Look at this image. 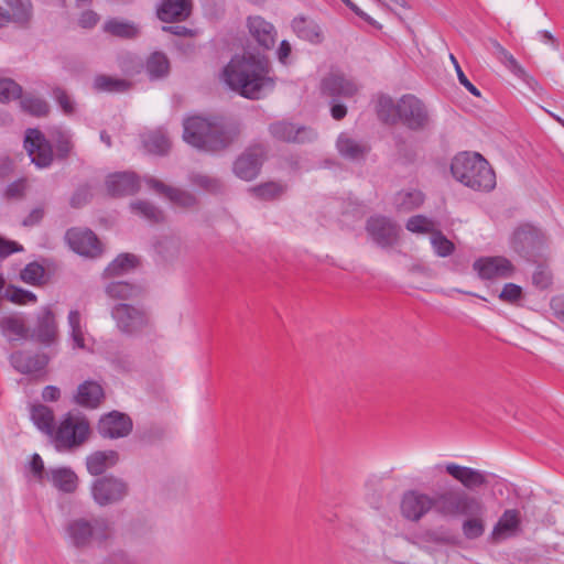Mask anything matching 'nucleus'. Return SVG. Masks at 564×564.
<instances>
[{
    "instance_id": "nucleus-3",
    "label": "nucleus",
    "mask_w": 564,
    "mask_h": 564,
    "mask_svg": "<svg viewBox=\"0 0 564 564\" xmlns=\"http://www.w3.org/2000/svg\"><path fill=\"white\" fill-rule=\"evenodd\" d=\"M452 175L474 191L490 192L496 187V174L489 162L479 153L460 152L451 163Z\"/></svg>"
},
{
    "instance_id": "nucleus-64",
    "label": "nucleus",
    "mask_w": 564,
    "mask_h": 564,
    "mask_svg": "<svg viewBox=\"0 0 564 564\" xmlns=\"http://www.w3.org/2000/svg\"><path fill=\"white\" fill-rule=\"evenodd\" d=\"M44 216L43 208H34L22 221L23 226L31 227L37 225Z\"/></svg>"
},
{
    "instance_id": "nucleus-57",
    "label": "nucleus",
    "mask_w": 564,
    "mask_h": 564,
    "mask_svg": "<svg viewBox=\"0 0 564 564\" xmlns=\"http://www.w3.org/2000/svg\"><path fill=\"white\" fill-rule=\"evenodd\" d=\"M91 198L90 188L87 185L79 186L70 197V206L80 208L89 203Z\"/></svg>"
},
{
    "instance_id": "nucleus-48",
    "label": "nucleus",
    "mask_w": 564,
    "mask_h": 564,
    "mask_svg": "<svg viewBox=\"0 0 564 564\" xmlns=\"http://www.w3.org/2000/svg\"><path fill=\"white\" fill-rule=\"evenodd\" d=\"M68 325L70 327V337L74 347L84 349L85 348V336L82 328V317L78 311H70L68 314Z\"/></svg>"
},
{
    "instance_id": "nucleus-49",
    "label": "nucleus",
    "mask_w": 564,
    "mask_h": 564,
    "mask_svg": "<svg viewBox=\"0 0 564 564\" xmlns=\"http://www.w3.org/2000/svg\"><path fill=\"white\" fill-rule=\"evenodd\" d=\"M431 245L435 253L441 258L451 256L455 250V245L438 229L432 232Z\"/></svg>"
},
{
    "instance_id": "nucleus-15",
    "label": "nucleus",
    "mask_w": 564,
    "mask_h": 564,
    "mask_svg": "<svg viewBox=\"0 0 564 564\" xmlns=\"http://www.w3.org/2000/svg\"><path fill=\"white\" fill-rule=\"evenodd\" d=\"M444 469L465 489L470 491L485 488L489 484L487 473L479 469L462 466L456 463H446Z\"/></svg>"
},
{
    "instance_id": "nucleus-34",
    "label": "nucleus",
    "mask_w": 564,
    "mask_h": 564,
    "mask_svg": "<svg viewBox=\"0 0 564 564\" xmlns=\"http://www.w3.org/2000/svg\"><path fill=\"white\" fill-rule=\"evenodd\" d=\"M130 87V82L108 75H97L93 82V88L98 93H124Z\"/></svg>"
},
{
    "instance_id": "nucleus-46",
    "label": "nucleus",
    "mask_w": 564,
    "mask_h": 564,
    "mask_svg": "<svg viewBox=\"0 0 564 564\" xmlns=\"http://www.w3.org/2000/svg\"><path fill=\"white\" fill-rule=\"evenodd\" d=\"M131 209L133 213L142 216L147 220L151 223H161L164 220V214L163 212L153 205L150 202L147 200H138L131 204Z\"/></svg>"
},
{
    "instance_id": "nucleus-19",
    "label": "nucleus",
    "mask_w": 564,
    "mask_h": 564,
    "mask_svg": "<svg viewBox=\"0 0 564 564\" xmlns=\"http://www.w3.org/2000/svg\"><path fill=\"white\" fill-rule=\"evenodd\" d=\"M321 90L323 95L333 99L350 98L358 93V85L343 74L330 73L323 78Z\"/></svg>"
},
{
    "instance_id": "nucleus-31",
    "label": "nucleus",
    "mask_w": 564,
    "mask_h": 564,
    "mask_svg": "<svg viewBox=\"0 0 564 564\" xmlns=\"http://www.w3.org/2000/svg\"><path fill=\"white\" fill-rule=\"evenodd\" d=\"M293 31L296 35L313 44H319L323 41V32L317 23L306 20L303 17L295 18L292 22Z\"/></svg>"
},
{
    "instance_id": "nucleus-62",
    "label": "nucleus",
    "mask_w": 564,
    "mask_h": 564,
    "mask_svg": "<svg viewBox=\"0 0 564 564\" xmlns=\"http://www.w3.org/2000/svg\"><path fill=\"white\" fill-rule=\"evenodd\" d=\"M23 247L15 241L6 240L0 237V260L9 257L14 252L22 251Z\"/></svg>"
},
{
    "instance_id": "nucleus-9",
    "label": "nucleus",
    "mask_w": 564,
    "mask_h": 564,
    "mask_svg": "<svg viewBox=\"0 0 564 564\" xmlns=\"http://www.w3.org/2000/svg\"><path fill=\"white\" fill-rule=\"evenodd\" d=\"M129 492L128 484L112 475L96 479L91 485V495L99 506H108L121 501Z\"/></svg>"
},
{
    "instance_id": "nucleus-17",
    "label": "nucleus",
    "mask_w": 564,
    "mask_h": 564,
    "mask_svg": "<svg viewBox=\"0 0 564 564\" xmlns=\"http://www.w3.org/2000/svg\"><path fill=\"white\" fill-rule=\"evenodd\" d=\"M474 270L481 279H508L513 273L512 263L505 257H486L474 262Z\"/></svg>"
},
{
    "instance_id": "nucleus-7",
    "label": "nucleus",
    "mask_w": 564,
    "mask_h": 564,
    "mask_svg": "<svg viewBox=\"0 0 564 564\" xmlns=\"http://www.w3.org/2000/svg\"><path fill=\"white\" fill-rule=\"evenodd\" d=\"M111 316L119 330L127 335L138 334L149 325L148 313L142 307L126 303L115 305Z\"/></svg>"
},
{
    "instance_id": "nucleus-5",
    "label": "nucleus",
    "mask_w": 564,
    "mask_h": 564,
    "mask_svg": "<svg viewBox=\"0 0 564 564\" xmlns=\"http://www.w3.org/2000/svg\"><path fill=\"white\" fill-rule=\"evenodd\" d=\"M66 534L76 547L89 546L94 541H105L109 535L104 520L88 521L83 518L69 521L66 525Z\"/></svg>"
},
{
    "instance_id": "nucleus-11",
    "label": "nucleus",
    "mask_w": 564,
    "mask_h": 564,
    "mask_svg": "<svg viewBox=\"0 0 564 564\" xmlns=\"http://www.w3.org/2000/svg\"><path fill=\"white\" fill-rule=\"evenodd\" d=\"M265 148L262 144H253L247 148L234 162V173L243 181L254 180L265 160Z\"/></svg>"
},
{
    "instance_id": "nucleus-29",
    "label": "nucleus",
    "mask_w": 564,
    "mask_h": 564,
    "mask_svg": "<svg viewBox=\"0 0 564 564\" xmlns=\"http://www.w3.org/2000/svg\"><path fill=\"white\" fill-rule=\"evenodd\" d=\"M119 462V453L109 451H97L86 458V467L90 475H102L107 469L113 467Z\"/></svg>"
},
{
    "instance_id": "nucleus-63",
    "label": "nucleus",
    "mask_w": 564,
    "mask_h": 564,
    "mask_svg": "<svg viewBox=\"0 0 564 564\" xmlns=\"http://www.w3.org/2000/svg\"><path fill=\"white\" fill-rule=\"evenodd\" d=\"M98 15L94 11H85L82 13L78 23L82 28L89 29L97 24Z\"/></svg>"
},
{
    "instance_id": "nucleus-30",
    "label": "nucleus",
    "mask_w": 564,
    "mask_h": 564,
    "mask_svg": "<svg viewBox=\"0 0 564 564\" xmlns=\"http://www.w3.org/2000/svg\"><path fill=\"white\" fill-rule=\"evenodd\" d=\"M46 480L66 494L74 492L78 485L77 475L68 467L50 469L46 474Z\"/></svg>"
},
{
    "instance_id": "nucleus-21",
    "label": "nucleus",
    "mask_w": 564,
    "mask_h": 564,
    "mask_svg": "<svg viewBox=\"0 0 564 564\" xmlns=\"http://www.w3.org/2000/svg\"><path fill=\"white\" fill-rule=\"evenodd\" d=\"M192 11V0H162L156 9V15L165 23L181 22L187 20Z\"/></svg>"
},
{
    "instance_id": "nucleus-4",
    "label": "nucleus",
    "mask_w": 564,
    "mask_h": 564,
    "mask_svg": "<svg viewBox=\"0 0 564 564\" xmlns=\"http://www.w3.org/2000/svg\"><path fill=\"white\" fill-rule=\"evenodd\" d=\"M435 505L436 513L443 518H458L486 511L480 499L457 487L437 492Z\"/></svg>"
},
{
    "instance_id": "nucleus-45",
    "label": "nucleus",
    "mask_w": 564,
    "mask_h": 564,
    "mask_svg": "<svg viewBox=\"0 0 564 564\" xmlns=\"http://www.w3.org/2000/svg\"><path fill=\"white\" fill-rule=\"evenodd\" d=\"M20 106L24 112L34 117H45L50 112L47 101L34 96L21 97Z\"/></svg>"
},
{
    "instance_id": "nucleus-35",
    "label": "nucleus",
    "mask_w": 564,
    "mask_h": 564,
    "mask_svg": "<svg viewBox=\"0 0 564 564\" xmlns=\"http://www.w3.org/2000/svg\"><path fill=\"white\" fill-rule=\"evenodd\" d=\"M337 149L344 158L349 160L362 159L368 151L365 144L357 142L346 133H341L338 137Z\"/></svg>"
},
{
    "instance_id": "nucleus-20",
    "label": "nucleus",
    "mask_w": 564,
    "mask_h": 564,
    "mask_svg": "<svg viewBox=\"0 0 564 564\" xmlns=\"http://www.w3.org/2000/svg\"><path fill=\"white\" fill-rule=\"evenodd\" d=\"M521 531V514L517 509L503 511L489 535L491 543H499L509 538L516 536Z\"/></svg>"
},
{
    "instance_id": "nucleus-40",
    "label": "nucleus",
    "mask_w": 564,
    "mask_h": 564,
    "mask_svg": "<svg viewBox=\"0 0 564 564\" xmlns=\"http://www.w3.org/2000/svg\"><path fill=\"white\" fill-rule=\"evenodd\" d=\"M286 191V186L279 182H265L250 188L253 196L262 200L280 198Z\"/></svg>"
},
{
    "instance_id": "nucleus-27",
    "label": "nucleus",
    "mask_w": 564,
    "mask_h": 564,
    "mask_svg": "<svg viewBox=\"0 0 564 564\" xmlns=\"http://www.w3.org/2000/svg\"><path fill=\"white\" fill-rule=\"evenodd\" d=\"M8 9H4V15L1 18V26L7 23L15 22L28 24L33 15V6L31 0H3Z\"/></svg>"
},
{
    "instance_id": "nucleus-2",
    "label": "nucleus",
    "mask_w": 564,
    "mask_h": 564,
    "mask_svg": "<svg viewBox=\"0 0 564 564\" xmlns=\"http://www.w3.org/2000/svg\"><path fill=\"white\" fill-rule=\"evenodd\" d=\"M183 139L205 152H218L230 147L240 135V127L221 118L189 117L184 120Z\"/></svg>"
},
{
    "instance_id": "nucleus-61",
    "label": "nucleus",
    "mask_w": 564,
    "mask_h": 564,
    "mask_svg": "<svg viewBox=\"0 0 564 564\" xmlns=\"http://www.w3.org/2000/svg\"><path fill=\"white\" fill-rule=\"evenodd\" d=\"M30 468L33 473V475L40 480L44 481L46 480V474L44 469V463L39 454H33L31 462H30Z\"/></svg>"
},
{
    "instance_id": "nucleus-58",
    "label": "nucleus",
    "mask_w": 564,
    "mask_h": 564,
    "mask_svg": "<svg viewBox=\"0 0 564 564\" xmlns=\"http://www.w3.org/2000/svg\"><path fill=\"white\" fill-rule=\"evenodd\" d=\"M449 58L451 61L453 62L454 64V67H455V70L457 73V77H458V80L459 83L474 96L476 97H480V91L479 89L473 84L470 83V80L466 77V75L464 74L463 69L460 68L456 57L451 54L449 55Z\"/></svg>"
},
{
    "instance_id": "nucleus-6",
    "label": "nucleus",
    "mask_w": 564,
    "mask_h": 564,
    "mask_svg": "<svg viewBox=\"0 0 564 564\" xmlns=\"http://www.w3.org/2000/svg\"><path fill=\"white\" fill-rule=\"evenodd\" d=\"M90 426L86 419L66 416L57 427L54 443L58 451L80 446L89 436Z\"/></svg>"
},
{
    "instance_id": "nucleus-51",
    "label": "nucleus",
    "mask_w": 564,
    "mask_h": 564,
    "mask_svg": "<svg viewBox=\"0 0 564 564\" xmlns=\"http://www.w3.org/2000/svg\"><path fill=\"white\" fill-rule=\"evenodd\" d=\"M45 269L37 262H31L21 271L20 278L23 282L39 285L44 281Z\"/></svg>"
},
{
    "instance_id": "nucleus-13",
    "label": "nucleus",
    "mask_w": 564,
    "mask_h": 564,
    "mask_svg": "<svg viewBox=\"0 0 564 564\" xmlns=\"http://www.w3.org/2000/svg\"><path fill=\"white\" fill-rule=\"evenodd\" d=\"M65 239L69 248L80 256L95 258L101 254V245L88 228H70L66 231Z\"/></svg>"
},
{
    "instance_id": "nucleus-23",
    "label": "nucleus",
    "mask_w": 564,
    "mask_h": 564,
    "mask_svg": "<svg viewBox=\"0 0 564 564\" xmlns=\"http://www.w3.org/2000/svg\"><path fill=\"white\" fill-rule=\"evenodd\" d=\"M50 361L46 354H28L25 351H15L10 356L12 367L23 373L31 375L43 370Z\"/></svg>"
},
{
    "instance_id": "nucleus-25",
    "label": "nucleus",
    "mask_w": 564,
    "mask_h": 564,
    "mask_svg": "<svg viewBox=\"0 0 564 564\" xmlns=\"http://www.w3.org/2000/svg\"><path fill=\"white\" fill-rule=\"evenodd\" d=\"M145 183L158 194L165 196L169 200L181 207H192L196 204V198L191 193L169 186L154 177H147Z\"/></svg>"
},
{
    "instance_id": "nucleus-37",
    "label": "nucleus",
    "mask_w": 564,
    "mask_h": 564,
    "mask_svg": "<svg viewBox=\"0 0 564 564\" xmlns=\"http://www.w3.org/2000/svg\"><path fill=\"white\" fill-rule=\"evenodd\" d=\"M147 72L152 79L166 76L170 72V62L164 53L154 52L147 59Z\"/></svg>"
},
{
    "instance_id": "nucleus-53",
    "label": "nucleus",
    "mask_w": 564,
    "mask_h": 564,
    "mask_svg": "<svg viewBox=\"0 0 564 564\" xmlns=\"http://www.w3.org/2000/svg\"><path fill=\"white\" fill-rule=\"evenodd\" d=\"M53 97L65 115H72L75 111V102L65 89L55 87Z\"/></svg>"
},
{
    "instance_id": "nucleus-36",
    "label": "nucleus",
    "mask_w": 564,
    "mask_h": 564,
    "mask_svg": "<svg viewBox=\"0 0 564 564\" xmlns=\"http://www.w3.org/2000/svg\"><path fill=\"white\" fill-rule=\"evenodd\" d=\"M106 293L115 300H132L139 297L143 293V290L139 285L118 281L108 284Z\"/></svg>"
},
{
    "instance_id": "nucleus-38",
    "label": "nucleus",
    "mask_w": 564,
    "mask_h": 564,
    "mask_svg": "<svg viewBox=\"0 0 564 564\" xmlns=\"http://www.w3.org/2000/svg\"><path fill=\"white\" fill-rule=\"evenodd\" d=\"M105 31L122 39H134L140 33L139 28L134 23L118 19L109 20L105 24Z\"/></svg>"
},
{
    "instance_id": "nucleus-39",
    "label": "nucleus",
    "mask_w": 564,
    "mask_h": 564,
    "mask_svg": "<svg viewBox=\"0 0 564 564\" xmlns=\"http://www.w3.org/2000/svg\"><path fill=\"white\" fill-rule=\"evenodd\" d=\"M484 516L485 513L465 516L466 519L462 523V531L467 540H476L485 533Z\"/></svg>"
},
{
    "instance_id": "nucleus-12",
    "label": "nucleus",
    "mask_w": 564,
    "mask_h": 564,
    "mask_svg": "<svg viewBox=\"0 0 564 564\" xmlns=\"http://www.w3.org/2000/svg\"><path fill=\"white\" fill-rule=\"evenodd\" d=\"M400 508L405 519L417 522L432 509L436 512L435 496L416 490L406 491L401 499Z\"/></svg>"
},
{
    "instance_id": "nucleus-54",
    "label": "nucleus",
    "mask_w": 564,
    "mask_h": 564,
    "mask_svg": "<svg viewBox=\"0 0 564 564\" xmlns=\"http://www.w3.org/2000/svg\"><path fill=\"white\" fill-rule=\"evenodd\" d=\"M192 183L213 193H216L221 188V183L219 180L204 174L193 175Z\"/></svg>"
},
{
    "instance_id": "nucleus-50",
    "label": "nucleus",
    "mask_w": 564,
    "mask_h": 564,
    "mask_svg": "<svg viewBox=\"0 0 564 564\" xmlns=\"http://www.w3.org/2000/svg\"><path fill=\"white\" fill-rule=\"evenodd\" d=\"M405 228L414 234H431L434 232L435 223L423 215H415L408 219Z\"/></svg>"
},
{
    "instance_id": "nucleus-28",
    "label": "nucleus",
    "mask_w": 564,
    "mask_h": 564,
    "mask_svg": "<svg viewBox=\"0 0 564 564\" xmlns=\"http://www.w3.org/2000/svg\"><path fill=\"white\" fill-rule=\"evenodd\" d=\"M104 399V390L101 386L91 380H87L79 384L74 400L77 404L84 408L96 409L100 405Z\"/></svg>"
},
{
    "instance_id": "nucleus-43",
    "label": "nucleus",
    "mask_w": 564,
    "mask_h": 564,
    "mask_svg": "<svg viewBox=\"0 0 564 564\" xmlns=\"http://www.w3.org/2000/svg\"><path fill=\"white\" fill-rule=\"evenodd\" d=\"M137 265V258L130 253L118 256L106 269L105 276L111 278L120 275Z\"/></svg>"
},
{
    "instance_id": "nucleus-44",
    "label": "nucleus",
    "mask_w": 564,
    "mask_h": 564,
    "mask_svg": "<svg viewBox=\"0 0 564 564\" xmlns=\"http://www.w3.org/2000/svg\"><path fill=\"white\" fill-rule=\"evenodd\" d=\"M424 202V195L420 191L400 192L395 196V206L399 210L410 212L420 207Z\"/></svg>"
},
{
    "instance_id": "nucleus-56",
    "label": "nucleus",
    "mask_w": 564,
    "mask_h": 564,
    "mask_svg": "<svg viewBox=\"0 0 564 564\" xmlns=\"http://www.w3.org/2000/svg\"><path fill=\"white\" fill-rule=\"evenodd\" d=\"M522 297V289L514 283H507L499 294V299L507 303H516Z\"/></svg>"
},
{
    "instance_id": "nucleus-52",
    "label": "nucleus",
    "mask_w": 564,
    "mask_h": 564,
    "mask_svg": "<svg viewBox=\"0 0 564 564\" xmlns=\"http://www.w3.org/2000/svg\"><path fill=\"white\" fill-rule=\"evenodd\" d=\"M22 88L14 80L6 78L0 80V101L8 102L21 98Z\"/></svg>"
},
{
    "instance_id": "nucleus-18",
    "label": "nucleus",
    "mask_w": 564,
    "mask_h": 564,
    "mask_svg": "<svg viewBox=\"0 0 564 564\" xmlns=\"http://www.w3.org/2000/svg\"><path fill=\"white\" fill-rule=\"evenodd\" d=\"M31 338L45 346H51L56 343L58 338V327L55 315L51 308L44 307L37 314L36 324L32 329Z\"/></svg>"
},
{
    "instance_id": "nucleus-16",
    "label": "nucleus",
    "mask_w": 564,
    "mask_h": 564,
    "mask_svg": "<svg viewBox=\"0 0 564 564\" xmlns=\"http://www.w3.org/2000/svg\"><path fill=\"white\" fill-rule=\"evenodd\" d=\"M97 430L105 438H120L130 434L132 421L127 414L112 411L100 417Z\"/></svg>"
},
{
    "instance_id": "nucleus-60",
    "label": "nucleus",
    "mask_w": 564,
    "mask_h": 564,
    "mask_svg": "<svg viewBox=\"0 0 564 564\" xmlns=\"http://www.w3.org/2000/svg\"><path fill=\"white\" fill-rule=\"evenodd\" d=\"M9 299L18 304H26V303H33L36 301L35 294H33L30 291H25L22 289L13 288L12 290L8 291Z\"/></svg>"
},
{
    "instance_id": "nucleus-42",
    "label": "nucleus",
    "mask_w": 564,
    "mask_h": 564,
    "mask_svg": "<svg viewBox=\"0 0 564 564\" xmlns=\"http://www.w3.org/2000/svg\"><path fill=\"white\" fill-rule=\"evenodd\" d=\"M377 115L386 123H395L399 120L398 104L389 96H380L377 101Z\"/></svg>"
},
{
    "instance_id": "nucleus-24",
    "label": "nucleus",
    "mask_w": 564,
    "mask_h": 564,
    "mask_svg": "<svg viewBox=\"0 0 564 564\" xmlns=\"http://www.w3.org/2000/svg\"><path fill=\"white\" fill-rule=\"evenodd\" d=\"M106 186L113 197L128 196L139 189V180L134 173L118 172L107 177Z\"/></svg>"
},
{
    "instance_id": "nucleus-10",
    "label": "nucleus",
    "mask_w": 564,
    "mask_h": 564,
    "mask_svg": "<svg viewBox=\"0 0 564 564\" xmlns=\"http://www.w3.org/2000/svg\"><path fill=\"white\" fill-rule=\"evenodd\" d=\"M24 148L31 158V162L40 169L48 167L54 161L51 142L36 128H30L25 131Z\"/></svg>"
},
{
    "instance_id": "nucleus-1",
    "label": "nucleus",
    "mask_w": 564,
    "mask_h": 564,
    "mask_svg": "<svg viewBox=\"0 0 564 564\" xmlns=\"http://www.w3.org/2000/svg\"><path fill=\"white\" fill-rule=\"evenodd\" d=\"M270 73V63L265 57L248 54L232 57L224 68L223 76L226 84L241 96L259 99L263 91L274 87Z\"/></svg>"
},
{
    "instance_id": "nucleus-26",
    "label": "nucleus",
    "mask_w": 564,
    "mask_h": 564,
    "mask_svg": "<svg viewBox=\"0 0 564 564\" xmlns=\"http://www.w3.org/2000/svg\"><path fill=\"white\" fill-rule=\"evenodd\" d=\"M247 25L251 36L260 46L265 50L273 47L276 40V31L270 22L259 15H256L248 18Z\"/></svg>"
},
{
    "instance_id": "nucleus-33",
    "label": "nucleus",
    "mask_w": 564,
    "mask_h": 564,
    "mask_svg": "<svg viewBox=\"0 0 564 564\" xmlns=\"http://www.w3.org/2000/svg\"><path fill=\"white\" fill-rule=\"evenodd\" d=\"M31 420L43 433L53 436L54 434V413L43 404H35L31 408Z\"/></svg>"
},
{
    "instance_id": "nucleus-32",
    "label": "nucleus",
    "mask_w": 564,
    "mask_h": 564,
    "mask_svg": "<svg viewBox=\"0 0 564 564\" xmlns=\"http://www.w3.org/2000/svg\"><path fill=\"white\" fill-rule=\"evenodd\" d=\"M2 334L10 340H20L29 337V329L22 317L17 315L6 316L0 319Z\"/></svg>"
},
{
    "instance_id": "nucleus-8",
    "label": "nucleus",
    "mask_w": 564,
    "mask_h": 564,
    "mask_svg": "<svg viewBox=\"0 0 564 564\" xmlns=\"http://www.w3.org/2000/svg\"><path fill=\"white\" fill-rule=\"evenodd\" d=\"M399 120L411 130H423L430 124L425 105L413 95H404L398 101Z\"/></svg>"
},
{
    "instance_id": "nucleus-41",
    "label": "nucleus",
    "mask_w": 564,
    "mask_h": 564,
    "mask_svg": "<svg viewBox=\"0 0 564 564\" xmlns=\"http://www.w3.org/2000/svg\"><path fill=\"white\" fill-rule=\"evenodd\" d=\"M143 144L148 152L160 155L167 153L171 147L169 138L162 131L148 133L143 139Z\"/></svg>"
},
{
    "instance_id": "nucleus-55",
    "label": "nucleus",
    "mask_w": 564,
    "mask_h": 564,
    "mask_svg": "<svg viewBox=\"0 0 564 564\" xmlns=\"http://www.w3.org/2000/svg\"><path fill=\"white\" fill-rule=\"evenodd\" d=\"M500 59L507 66V68L518 78L525 82H529V79H531L527 70L518 63V61L510 53H507V56H503Z\"/></svg>"
},
{
    "instance_id": "nucleus-59",
    "label": "nucleus",
    "mask_w": 564,
    "mask_h": 564,
    "mask_svg": "<svg viewBox=\"0 0 564 564\" xmlns=\"http://www.w3.org/2000/svg\"><path fill=\"white\" fill-rule=\"evenodd\" d=\"M532 281L536 288L544 290L551 285L552 274L546 268L538 267L532 275Z\"/></svg>"
},
{
    "instance_id": "nucleus-47",
    "label": "nucleus",
    "mask_w": 564,
    "mask_h": 564,
    "mask_svg": "<svg viewBox=\"0 0 564 564\" xmlns=\"http://www.w3.org/2000/svg\"><path fill=\"white\" fill-rule=\"evenodd\" d=\"M52 139L56 149V156L59 160H65L69 156L73 150L72 135L68 131L56 129L52 133Z\"/></svg>"
},
{
    "instance_id": "nucleus-14",
    "label": "nucleus",
    "mask_w": 564,
    "mask_h": 564,
    "mask_svg": "<svg viewBox=\"0 0 564 564\" xmlns=\"http://www.w3.org/2000/svg\"><path fill=\"white\" fill-rule=\"evenodd\" d=\"M366 230L378 246L386 248L398 241L400 228L388 217L373 216L367 220Z\"/></svg>"
},
{
    "instance_id": "nucleus-22",
    "label": "nucleus",
    "mask_w": 564,
    "mask_h": 564,
    "mask_svg": "<svg viewBox=\"0 0 564 564\" xmlns=\"http://www.w3.org/2000/svg\"><path fill=\"white\" fill-rule=\"evenodd\" d=\"M272 137L279 141L304 143L316 138L314 130L305 127L295 128L290 122H275L270 126Z\"/></svg>"
}]
</instances>
